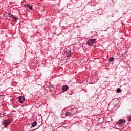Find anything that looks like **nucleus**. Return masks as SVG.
Listing matches in <instances>:
<instances>
[{
  "instance_id": "1",
  "label": "nucleus",
  "mask_w": 131,
  "mask_h": 131,
  "mask_svg": "<svg viewBox=\"0 0 131 131\" xmlns=\"http://www.w3.org/2000/svg\"><path fill=\"white\" fill-rule=\"evenodd\" d=\"M77 112V108H71L70 110L67 111L65 114H64V116L63 117V118H65L66 116H71L74 114V113H76Z\"/></svg>"
},
{
  "instance_id": "2",
  "label": "nucleus",
  "mask_w": 131,
  "mask_h": 131,
  "mask_svg": "<svg viewBox=\"0 0 131 131\" xmlns=\"http://www.w3.org/2000/svg\"><path fill=\"white\" fill-rule=\"evenodd\" d=\"M96 39H90L89 40H86L85 41V45H87L88 46H92L94 43H96Z\"/></svg>"
},
{
  "instance_id": "3",
  "label": "nucleus",
  "mask_w": 131,
  "mask_h": 131,
  "mask_svg": "<svg viewBox=\"0 0 131 131\" xmlns=\"http://www.w3.org/2000/svg\"><path fill=\"white\" fill-rule=\"evenodd\" d=\"M12 121V120H5L2 122L3 125L5 126V127H7L9 124Z\"/></svg>"
},
{
  "instance_id": "4",
  "label": "nucleus",
  "mask_w": 131,
  "mask_h": 131,
  "mask_svg": "<svg viewBox=\"0 0 131 131\" xmlns=\"http://www.w3.org/2000/svg\"><path fill=\"white\" fill-rule=\"evenodd\" d=\"M18 101L20 104H23L25 101V97H24V96H19L18 97Z\"/></svg>"
},
{
  "instance_id": "5",
  "label": "nucleus",
  "mask_w": 131,
  "mask_h": 131,
  "mask_svg": "<svg viewBox=\"0 0 131 131\" xmlns=\"http://www.w3.org/2000/svg\"><path fill=\"white\" fill-rule=\"evenodd\" d=\"M125 122V120L120 119L117 122V124H120V125H121L122 123H124Z\"/></svg>"
},
{
  "instance_id": "6",
  "label": "nucleus",
  "mask_w": 131,
  "mask_h": 131,
  "mask_svg": "<svg viewBox=\"0 0 131 131\" xmlns=\"http://www.w3.org/2000/svg\"><path fill=\"white\" fill-rule=\"evenodd\" d=\"M62 92H66V91H67L68 90V89H69V86H67V85H64L63 86H62Z\"/></svg>"
},
{
  "instance_id": "7",
  "label": "nucleus",
  "mask_w": 131,
  "mask_h": 131,
  "mask_svg": "<svg viewBox=\"0 0 131 131\" xmlns=\"http://www.w3.org/2000/svg\"><path fill=\"white\" fill-rule=\"evenodd\" d=\"M36 125H37V122L36 121H34L32 123V126L31 128H32V127H35Z\"/></svg>"
},
{
  "instance_id": "8",
  "label": "nucleus",
  "mask_w": 131,
  "mask_h": 131,
  "mask_svg": "<svg viewBox=\"0 0 131 131\" xmlns=\"http://www.w3.org/2000/svg\"><path fill=\"white\" fill-rule=\"evenodd\" d=\"M67 57H70L71 56V50L68 51V52H66Z\"/></svg>"
},
{
  "instance_id": "9",
  "label": "nucleus",
  "mask_w": 131,
  "mask_h": 131,
  "mask_svg": "<svg viewBox=\"0 0 131 131\" xmlns=\"http://www.w3.org/2000/svg\"><path fill=\"white\" fill-rule=\"evenodd\" d=\"M68 95H71L73 94H74V92H73V90H70L68 91Z\"/></svg>"
},
{
  "instance_id": "10",
  "label": "nucleus",
  "mask_w": 131,
  "mask_h": 131,
  "mask_svg": "<svg viewBox=\"0 0 131 131\" xmlns=\"http://www.w3.org/2000/svg\"><path fill=\"white\" fill-rule=\"evenodd\" d=\"M7 15L8 17H10V18H13V17H14V15L9 12L7 13Z\"/></svg>"
},
{
  "instance_id": "11",
  "label": "nucleus",
  "mask_w": 131,
  "mask_h": 131,
  "mask_svg": "<svg viewBox=\"0 0 131 131\" xmlns=\"http://www.w3.org/2000/svg\"><path fill=\"white\" fill-rule=\"evenodd\" d=\"M13 22H17V20H18V17L13 16Z\"/></svg>"
},
{
  "instance_id": "12",
  "label": "nucleus",
  "mask_w": 131,
  "mask_h": 131,
  "mask_svg": "<svg viewBox=\"0 0 131 131\" xmlns=\"http://www.w3.org/2000/svg\"><path fill=\"white\" fill-rule=\"evenodd\" d=\"M122 90L120 88H117L116 90V93H121Z\"/></svg>"
},
{
  "instance_id": "13",
  "label": "nucleus",
  "mask_w": 131,
  "mask_h": 131,
  "mask_svg": "<svg viewBox=\"0 0 131 131\" xmlns=\"http://www.w3.org/2000/svg\"><path fill=\"white\" fill-rule=\"evenodd\" d=\"M114 60V58L111 57L109 58L108 61H109V62H112Z\"/></svg>"
},
{
  "instance_id": "14",
  "label": "nucleus",
  "mask_w": 131,
  "mask_h": 131,
  "mask_svg": "<svg viewBox=\"0 0 131 131\" xmlns=\"http://www.w3.org/2000/svg\"><path fill=\"white\" fill-rule=\"evenodd\" d=\"M129 121H131V115H129L127 117Z\"/></svg>"
},
{
  "instance_id": "15",
  "label": "nucleus",
  "mask_w": 131,
  "mask_h": 131,
  "mask_svg": "<svg viewBox=\"0 0 131 131\" xmlns=\"http://www.w3.org/2000/svg\"><path fill=\"white\" fill-rule=\"evenodd\" d=\"M29 6H30L29 4H26L25 5H24V7L25 8H29Z\"/></svg>"
},
{
  "instance_id": "16",
  "label": "nucleus",
  "mask_w": 131,
  "mask_h": 131,
  "mask_svg": "<svg viewBox=\"0 0 131 131\" xmlns=\"http://www.w3.org/2000/svg\"><path fill=\"white\" fill-rule=\"evenodd\" d=\"M28 8L30 10H32L33 9V7L31 5H30Z\"/></svg>"
},
{
  "instance_id": "17",
  "label": "nucleus",
  "mask_w": 131,
  "mask_h": 131,
  "mask_svg": "<svg viewBox=\"0 0 131 131\" xmlns=\"http://www.w3.org/2000/svg\"><path fill=\"white\" fill-rule=\"evenodd\" d=\"M40 126H38V127H37V128H39L40 127Z\"/></svg>"
}]
</instances>
